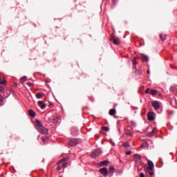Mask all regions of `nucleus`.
Wrapping results in <instances>:
<instances>
[{"label": "nucleus", "instance_id": "obj_35", "mask_svg": "<svg viewBox=\"0 0 177 177\" xmlns=\"http://www.w3.org/2000/svg\"><path fill=\"white\" fill-rule=\"evenodd\" d=\"M150 92V88H147L145 91V93H149Z\"/></svg>", "mask_w": 177, "mask_h": 177}, {"label": "nucleus", "instance_id": "obj_16", "mask_svg": "<svg viewBox=\"0 0 177 177\" xmlns=\"http://www.w3.org/2000/svg\"><path fill=\"white\" fill-rule=\"evenodd\" d=\"M109 164V160H103L100 162V167H104V165H107Z\"/></svg>", "mask_w": 177, "mask_h": 177}, {"label": "nucleus", "instance_id": "obj_40", "mask_svg": "<svg viewBox=\"0 0 177 177\" xmlns=\"http://www.w3.org/2000/svg\"><path fill=\"white\" fill-rule=\"evenodd\" d=\"M140 74H142V72H140Z\"/></svg>", "mask_w": 177, "mask_h": 177}, {"label": "nucleus", "instance_id": "obj_15", "mask_svg": "<svg viewBox=\"0 0 177 177\" xmlns=\"http://www.w3.org/2000/svg\"><path fill=\"white\" fill-rule=\"evenodd\" d=\"M28 114H29V115H30V117H32V118H34L36 115L35 111H34L33 110H31V109H30L28 111Z\"/></svg>", "mask_w": 177, "mask_h": 177}, {"label": "nucleus", "instance_id": "obj_28", "mask_svg": "<svg viewBox=\"0 0 177 177\" xmlns=\"http://www.w3.org/2000/svg\"><path fill=\"white\" fill-rule=\"evenodd\" d=\"M27 85H28V86H29V88H32V86H34V84H32L31 82H28Z\"/></svg>", "mask_w": 177, "mask_h": 177}, {"label": "nucleus", "instance_id": "obj_8", "mask_svg": "<svg viewBox=\"0 0 177 177\" xmlns=\"http://www.w3.org/2000/svg\"><path fill=\"white\" fill-rule=\"evenodd\" d=\"M147 164L149 165V167L147 168V169H153V168H154V163H153L151 160H147Z\"/></svg>", "mask_w": 177, "mask_h": 177}, {"label": "nucleus", "instance_id": "obj_23", "mask_svg": "<svg viewBox=\"0 0 177 177\" xmlns=\"http://www.w3.org/2000/svg\"><path fill=\"white\" fill-rule=\"evenodd\" d=\"M2 104H3V97L0 94V106H2Z\"/></svg>", "mask_w": 177, "mask_h": 177}, {"label": "nucleus", "instance_id": "obj_12", "mask_svg": "<svg viewBox=\"0 0 177 177\" xmlns=\"http://www.w3.org/2000/svg\"><path fill=\"white\" fill-rule=\"evenodd\" d=\"M133 73L136 71V57L133 59Z\"/></svg>", "mask_w": 177, "mask_h": 177}, {"label": "nucleus", "instance_id": "obj_6", "mask_svg": "<svg viewBox=\"0 0 177 177\" xmlns=\"http://www.w3.org/2000/svg\"><path fill=\"white\" fill-rule=\"evenodd\" d=\"M147 117H148L149 121H154V113L153 112L148 113Z\"/></svg>", "mask_w": 177, "mask_h": 177}, {"label": "nucleus", "instance_id": "obj_1", "mask_svg": "<svg viewBox=\"0 0 177 177\" xmlns=\"http://www.w3.org/2000/svg\"><path fill=\"white\" fill-rule=\"evenodd\" d=\"M37 129L39 133L42 135H46L48 133V129L45 128L39 120H36Z\"/></svg>", "mask_w": 177, "mask_h": 177}, {"label": "nucleus", "instance_id": "obj_10", "mask_svg": "<svg viewBox=\"0 0 177 177\" xmlns=\"http://www.w3.org/2000/svg\"><path fill=\"white\" fill-rule=\"evenodd\" d=\"M170 91L174 93V95L177 96V86H171Z\"/></svg>", "mask_w": 177, "mask_h": 177}, {"label": "nucleus", "instance_id": "obj_37", "mask_svg": "<svg viewBox=\"0 0 177 177\" xmlns=\"http://www.w3.org/2000/svg\"><path fill=\"white\" fill-rule=\"evenodd\" d=\"M170 66H171V68H176V66L174 67V66H172V65H170Z\"/></svg>", "mask_w": 177, "mask_h": 177}, {"label": "nucleus", "instance_id": "obj_27", "mask_svg": "<svg viewBox=\"0 0 177 177\" xmlns=\"http://www.w3.org/2000/svg\"><path fill=\"white\" fill-rule=\"evenodd\" d=\"M103 131H105V132H109V129L107 127H102Z\"/></svg>", "mask_w": 177, "mask_h": 177}, {"label": "nucleus", "instance_id": "obj_11", "mask_svg": "<svg viewBox=\"0 0 177 177\" xmlns=\"http://www.w3.org/2000/svg\"><path fill=\"white\" fill-rule=\"evenodd\" d=\"M141 59L142 60V62H149V56H147L145 54H142Z\"/></svg>", "mask_w": 177, "mask_h": 177}, {"label": "nucleus", "instance_id": "obj_20", "mask_svg": "<svg viewBox=\"0 0 177 177\" xmlns=\"http://www.w3.org/2000/svg\"><path fill=\"white\" fill-rule=\"evenodd\" d=\"M66 161H68V158H64L58 162V164H62V162H66Z\"/></svg>", "mask_w": 177, "mask_h": 177}, {"label": "nucleus", "instance_id": "obj_38", "mask_svg": "<svg viewBox=\"0 0 177 177\" xmlns=\"http://www.w3.org/2000/svg\"><path fill=\"white\" fill-rule=\"evenodd\" d=\"M147 74H150V71L148 70V71H147Z\"/></svg>", "mask_w": 177, "mask_h": 177}, {"label": "nucleus", "instance_id": "obj_42", "mask_svg": "<svg viewBox=\"0 0 177 177\" xmlns=\"http://www.w3.org/2000/svg\"><path fill=\"white\" fill-rule=\"evenodd\" d=\"M0 81H1V77H0Z\"/></svg>", "mask_w": 177, "mask_h": 177}, {"label": "nucleus", "instance_id": "obj_19", "mask_svg": "<svg viewBox=\"0 0 177 177\" xmlns=\"http://www.w3.org/2000/svg\"><path fill=\"white\" fill-rule=\"evenodd\" d=\"M25 81H27V77L26 76L21 77L20 79L21 84H24Z\"/></svg>", "mask_w": 177, "mask_h": 177}, {"label": "nucleus", "instance_id": "obj_29", "mask_svg": "<svg viewBox=\"0 0 177 177\" xmlns=\"http://www.w3.org/2000/svg\"><path fill=\"white\" fill-rule=\"evenodd\" d=\"M5 91V88H3V86H0V92L2 93H3Z\"/></svg>", "mask_w": 177, "mask_h": 177}, {"label": "nucleus", "instance_id": "obj_17", "mask_svg": "<svg viewBox=\"0 0 177 177\" xmlns=\"http://www.w3.org/2000/svg\"><path fill=\"white\" fill-rule=\"evenodd\" d=\"M117 113V111L115 109H111L109 112V115H114Z\"/></svg>", "mask_w": 177, "mask_h": 177}, {"label": "nucleus", "instance_id": "obj_43", "mask_svg": "<svg viewBox=\"0 0 177 177\" xmlns=\"http://www.w3.org/2000/svg\"><path fill=\"white\" fill-rule=\"evenodd\" d=\"M113 1H115V0H113Z\"/></svg>", "mask_w": 177, "mask_h": 177}, {"label": "nucleus", "instance_id": "obj_34", "mask_svg": "<svg viewBox=\"0 0 177 177\" xmlns=\"http://www.w3.org/2000/svg\"><path fill=\"white\" fill-rule=\"evenodd\" d=\"M140 177H146V176H145V174L140 173Z\"/></svg>", "mask_w": 177, "mask_h": 177}, {"label": "nucleus", "instance_id": "obj_33", "mask_svg": "<svg viewBox=\"0 0 177 177\" xmlns=\"http://www.w3.org/2000/svg\"><path fill=\"white\" fill-rule=\"evenodd\" d=\"M157 131V129L156 128H153L151 133H154V132H156Z\"/></svg>", "mask_w": 177, "mask_h": 177}, {"label": "nucleus", "instance_id": "obj_32", "mask_svg": "<svg viewBox=\"0 0 177 177\" xmlns=\"http://www.w3.org/2000/svg\"><path fill=\"white\" fill-rule=\"evenodd\" d=\"M125 153L127 154V156H131V154H132V151H126Z\"/></svg>", "mask_w": 177, "mask_h": 177}, {"label": "nucleus", "instance_id": "obj_31", "mask_svg": "<svg viewBox=\"0 0 177 177\" xmlns=\"http://www.w3.org/2000/svg\"><path fill=\"white\" fill-rule=\"evenodd\" d=\"M127 136H132V132L128 131L126 133Z\"/></svg>", "mask_w": 177, "mask_h": 177}, {"label": "nucleus", "instance_id": "obj_18", "mask_svg": "<svg viewBox=\"0 0 177 177\" xmlns=\"http://www.w3.org/2000/svg\"><path fill=\"white\" fill-rule=\"evenodd\" d=\"M43 96H44V93H37L36 94L37 99H41V98H42Z\"/></svg>", "mask_w": 177, "mask_h": 177}, {"label": "nucleus", "instance_id": "obj_2", "mask_svg": "<svg viewBox=\"0 0 177 177\" xmlns=\"http://www.w3.org/2000/svg\"><path fill=\"white\" fill-rule=\"evenodd\" d=\"M102 154V151L100 149H97L95 150L92 154H91V157L93 158H95V157H99V156H100Z\"/></svg>", "mask_w": 177, "mask_h": 177}, {"label": "nucleus", "instance_id": "obj_3", "mask_svg": "<svg viewBox=\"0 0 177 177\" xmlns=\"http://www.w3.org/2000/svg\"><path fill=\"white\" fill-rule=\"evenodd\" d=\"M100 173L103 175V176L106 177L109 175V170H107V168L103 167L100 169Z\"/></svg>", "mask_w": 177, "mask_h": 177}, {"label": "nucleus", "instance_id": "obj_9", "mask_svg": "<svg viewBox=\"0 0 177 177\" xmlns=\"http://www.w3.org/2000/svg\"><path fill=\"white\" fill-rule=\"evenodd\" d=\"M145 172L147 175H149V176H153L154 173L153 172V169H145Z\"/></svg>", "mask_w": 177, "mask_h": 177}, {"label": "nucleus", "instance_id": "obj_13", "mask_svg": "<svg viewBox=\"0 0 177 177\" xmlns=\"http://www.w3.org/2000/svg\"><path fill=\"white\" fill-rule=\"evenodd\" d=\"M38 106H40V109H44L46 107V104H44V102L39 101L38 102Z\"/></svg>", "mask_w": 177, "mask_h": 177}, {"label": "nucleus", "instance_id": "obj_7", "mask_svg": "<svg viewBox=\"0 0 177 177\" xmlns=\"http://www.w3.org/2000/svg\"><path fill=\"white\" fill-rule=\"evenodd\" d=\"M152 107H153L155 110H158L160 109V104L157 101H153L152 102Z\"/></svg>", "mask_w": 177, "mask_h": 177}, {"label": "nucleus", "instance_id": "obj_24", "mask_svg": "<svg viewBox=\"0 0 177 177\" xmlns=\"http://www.w3.org/2000/svg\"><path fill=\"white\" fill-rule=\"evenodd\" d=\"M134 158H136V160H140V158H142V156L139 154H135Z\"/></svg>", "mask_w": 177, "mask_h": 177}, {"label": "nucleus", "instance_id": "obj_39", "mask_svg": "<svg viewBox=\"0 0 177 177\" xmlns=\"http://www.w3.org/2000/svg\"><path fill=\"white\" fill-rule=\"evenodd\" d=\"M160 162H162V159L160 158Z\"/></svg>", "mask_w": 177, "mask_h": 177}, {"label": "nucleus", "instance_id": "obj_21", "mask_svg": "<svg viewBox=\"0 0 177 177\" xmlns=\"http://www.w3.org/2000/svg\"><path fill=\"white\" fill-rule=\"evenodd\" d=\"M123 147H124L125 149H129V147H131V145L128 142H124L123 144Z\"/></svg>", "mask_w": 177, "mask_h": 177}, {"label": "nucleus", "instance_id": "obj_36", "mask_svg": "<svg viewBox=\"0 0 177 177\" xmlns=\"http://www.w3.org/2000/svg\"><path fill=\"white\" fill-rule=\"evenodd\" d=\"M57 169L60 171V169H62V167H60V165L57 166Z\"/></svg>", "mask_w": 177, "mask_h": 177}, {"label": "nucleus", "instance_id": "obj_5", "mask_svg": "<svg viewBox=\"0 0 177 177\" xmlns=\"http://www.w3.org/2000/svg\"><path fill=\"white\" fill-rule=\"evenodd\" d=\"M111 41H113V43L115 45H120V44H121V40H120L118 37L111 38Z\"/></svg>", "mask_w": 177, "mask_h": 177}, {"label": "nucleus", "instance_id": "obj_22", "mask_svg": "<svg viewBox=\"0 0 177 177\" xmlns=\"http://www.w3.org/2000/svg\"><path fill=\"white\" fill-rule=\"evenodd\" d=\"M149 93H150V95H157L158 92L156 90H151Z\"/></svg>", "mask_w": 177, "mask_h": 177}, {"label": "nucleus", "instance_id": "obj_4", "mask_svg": "<svg viewBox=\"0 0 177 177\" xmlns=\"http://www.w3.org/2000/svg\"><path fill=\"white\" fill-rule=\"evenodd\" d=\"M68 145L71 147H74V146H77V145H78V141L77 140V139H72L69 140Z\"/></svg>", "mask_w": 177, "mask_h": 177}, {"label": "nucleus", "instance_id": "obj_41", "mask_svg": "<svg viewBox=\"0 0 177 177\" xmlns=\"http://www.w3.org/2000/svg\"><path fill=\"white\" fill-rule=\"evenodd\" d=\"M165 37H167V35H165Z\"/></svg>", "mask_w": 177, "mask_h": 177}, {"label": "nucleus", "instance_id": "obj_26", "mask_svg": "<svg viewBox=\"0 0 177 177\" xmlns=\"http://www.w3.org/2000/svg\"><path fill=\"white\" fill-rule=\"evenodd\" d=\"M62 168H66L67 167V162H63L61 163Z\"/></svg>", "mask_w": 177, "mask_h": 177}, {"label": "nucleus", "instance_id": "obj_30", "mask_svg": "<svg viewBox=\"0 0 177 177\" xmlns=\"http://www.w3.org/2000/svg\"><path fill=\"white\" fill-rule=\"evenodd\" d=\"M159 37H160L161 41H165V37L162 38V37H163L162 34H160Z\"/></svg>", "mask_w": 177, "mask_h": 177}, {"label": "nucleus", "instance_id": "obj_25", "mask_svg": "<svg viewBox=\"0 0 177 177\" xmlns=\"http://www.w3.org/2000/svg\"><path fill=\"white\" fill-rule=\"evenodd\" d=\"M0 84L1 85H6V80H0Z\"/></svg>", "mask_w": 177, "mask_h": 177}, {"label": "nucleus", "instance_id": "obj_14", "mask_svg": "<svg viewBox=\"0 0 177 177\" xmlns=\"http://www.w3.org/2000/svg\"><path fill=\"white\" fill-rule=\"evenodd\" d=\"M113 172H114V167L111 166V167H109L108 174H109L110 176H113Z\"/></svg>", "mask_w": 177, "mask_h": 177}]
</instances>
